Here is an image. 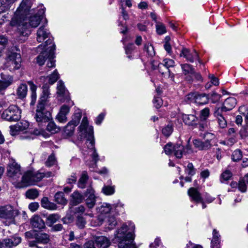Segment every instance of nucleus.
Here are the masks:
<instances>
[{"instance_id":"nucleus-1","label":"nucleus","mask_w":248,"mask_h":248,"mask_svg":"<svg viewBox=\"0 0 248 248\" xmlns=\"http://www.w3.org/2000/svg\"><path fill=\"white\" fill-rule=\"evenodd\" d=\"M45 10L40 8L37 13L30 16L27 19V16L23 18H13L11 22L12 26L16 25L17 28V34L19 40L24 42L28 35L31 33L29 25L32 28L37 27L43 17ZM22 17V16H21Z\"/></svg>"},{"instance_id":"nucleus-2","label":"nucleus","mask_w":248,"mask_h":248,"mask_svg":"<svg viewBox=\"0 0 248 248\" xmlns=\"http://www.w3.org/2000/svg\"><path fill=\"white\" fill-rule=\"evenodd\" d=\"M134 223L129 222L124 224L114 234V242L118 243L119 248H137L134 243L135 238Z\"/></svg>"},{"instance_id":"nucleus-3","label":"nucleus","mask_w":248,"mask_h":248,"mask_svg":"<svg viewBox=\"0 0 248 248\" xmlns=\"http://www.w3.org/2000/svg\"><path fill=\"white\" fill-rule=\"evenodd\" d=\"M79 136L80 139L87 138L89 141L88 148L91 153V155L94 162V165L96 166V163L99 159L98 155L94 147V139L93 137V128L92 126L89 125V123L86 117H84L82 119L81 123L78 127Z\"/></svg>"},{"instance_id":"nucleus-4","label":"nucleus","mask_w":248,"mask_h":248,"mask_svg":"<svg viewBox=\"0 0 248 248\" xmlns=\"http://www.w3.org/2000/svg\"><path fill=\"white\" fill-rule=\"evenodd\" d=\"M44 177V172L40 171H28L22 175L21 180L18 183V186L23 187L34 185L35 183L40 181Z\"/></svg>"},{"instance_id":"nucleus-5","label":"nucleus","mask_w":248,"mask_h":248,"mask_svg":"<svg viewBox=\"0 0 248 248\" xmlns=\"http://www.w3.org/2000/svg\"><path fill=\"white\" fill-rule=\"evenodd\" d=\"M36 36V40L38 42L41 43L45 41L44 44H41L38 46V49L41 47H47L52 45H55L53 43V39L51 36L49 30L46 29L45 26H42L38 29Z\"/></svg>"},{"instance_id":"nucleus-6","label":"nucleus","mask_w":248,"mask_h":248,"mask_svg":"<svg viewBox=\"0 0 248 248\" xmlns=\"http://www.w3.org/2000/svg\"><path fill=\"white\" fill-rule=\"evenodd\" d=\"M185 149L186 150V152L187 153L191 152V150L188 145L185 148L180 144H173L171 142H169L164 147V151L166 155H170L173 153L177 158H181L182 157Z\"/></svg>"},{"instance_id":"nucleus-7","label":"nucleus","mask_w":248,"mask_h":248,"mask_svg":"<svg viewBox=\"0 0 248 248\" xmlns=\"http://www.w3.org/2000/svg\"><path fill=\"white\" fill-rule=\"evenodd\" d=\"M7 176L12 181L17 182L22 175L21 168L16 160L11 158L6 168Z\"/></svg>"},{"instance_id":"nucleus-8","label":"nucleus","mask_w":248,"mask_h":248,"mask_svg":"<svg viewBox=\"0 0 248 248\" xmlns=\"http://www.w3.org/2000/svg\"><path fill=\"white\" fill-rule=\"evenodd\" d=\"M46 106L37 103L34 119L38 123H46L51 119V113L47 110Z\"/></svg>"},{"instance_id":"nucleus-9","label":"nucleus","mask_w":248,"mask_h":248,"mask_svg":"<svg viewBox=\"0 0 248 248\" xmlns=\"http://www.w3.org/2000/svg\"><path fill=\"white\" fill-rule=\"evenodd\" d=\"M5 66L11 71L19 69L21 66V57L19 53L11 52L6 60Z\"/></svg>"},{"instance_id":"nucleus-10","label":"nucleus","mask_w":248,"mask_h":248,"mask_svg":"<svg viewBox=\"0 0 248 248\" xmlns=\"http://www.w3.org/2000/svg\"><path fill=\"white\" fill-rule=\"evenodd\" d=\"M2 118L8 121H18L21 118V110L16 106H10L3 111Z\"/></svg>"},{"instance_id":"nucleus-11","label":"nucleus","mask_w":248,"mask_h":248,"mask_svg":"<svg viewBox=\"0 0 248 248\" xmlns=\"http://www.w3.org/2000/svg\"><path fill=\"white\" fill-rule=\"evenodd\" d=\"M35 0H23L19 7L16 11L15 16L13 18H18L19 17L23 18L25 16L29 15L30 9L31 7L32 3Z\"/></svg>"},{"instance_id":"nucleus-12","label":"nucleus","mask_w":248,"mask_h":248,"mask_svg":"<svg viewBox=\"0 0 248 248\" xmlns=\"http://www.w3.org/2000/svg\"><path fill=\"white\" fill-rule=\"evenodd\" d=\"M81 117L82 113L81 112H77L75 114L73 119L65 127L64 132L66 135L70 136L73 134L75 127L79 124Z\"/></svg>"},{"instance_id":"nucleus-13","label":"nucleus","mask_w":248,"mask_h":248,"mask_svg":"<svg viewBox=\"0 0 248 248\" xmlns=\"http://www.w3.org/2000/svg\"><path fill=\"white\" fill-rule=\"evenodd\" d=\"M29 126V123L26 121L17 123L14 125L10 126V134L12 136L18 135L20 132H26Z\"/></svg>"},{"instance_id":"nucleus-14","label":"nucleus","mask_w":248,"mask_h":248,"mask_svg":"<svg viewBox=\"0 0 248 248\" xmlns=\"http://www.w3.org/2000/svg\"><path fill=\"white\" fill-rule=\"evenodd\" d=\"M19 215V212L9 205L0 206V217H16Z\"/></svg>"},{"instance_id":"nucleus-15","label":"nucleus","mask_w":248,"mask_h":248,"mask_svg":"<svg viewBox=\"0 0 248 248\" xmlns=\"http://www.w3.org/2000/svg\"><path fill=\"white\" fill-rule=\"evenodd\" d=\"M181 57L185 58L186 61L193 62L194 60H198L199 58L197 52L195 50H189L186 48H183L180 54Z\"/></svg>"},{"instance_id":"nucleus-16","label":"nucleus","mask_w":248,"mask_h":248,"mask_svg":"<svg viewBox=\"0 0 248 248\" xmlns=\"http://www.w3.org/2000/svg\"><path fill=\"white\" fill-rule=\"evenodd\" d=\"M86 203L87 207L90 208H93L96 203V197L94 195V191L92 188H89L87 189L86 192Z\"/></svg>"},{"instance_id":"nucleus-17","label":"nucleus","mask_w":248,"mask_h":248,"mask_svg":"<svg viewBox=\"0 0 248 248\" xmlns=\"http://www.w3.org/2000/svg\"><path fill=\"white\" fill-rule=\"evenodd\" d=\"M94 241L98 248H108L110 245L109 239L105 236H97Z\"/></svg>"},{"instance_id":"nucleus-18","label":"nucleus","mask_w":248,"mask_h":248,"mask_svg":"<svg viewBox=\"0 0 248 248\" xmlns=\"http://www.w3.org/2000/svg\"><path fill=\"white\" fill-rule=\"evenodd\" d=\"M188 194L192 201L199 203L200 202H202V198L199 191L195 188H190L188 190Z\"/></svg>"},{"instance_id":"nucleus-19","label":"nucleus","mask_w":248,"mask_h":248,"mask_svg":"<svg viewBox=\"0 0 248 248\" xmlns=\"http://www.w3.org/2000/svg\"><path fill=\"white\" fill-rule=\"evenodd\" d=\"M43 91L40 97L38 103H40L43 105L46 106L48 102V99L50 95L49 87L46 85L43 86Z\"/></svg>"},{"instance_id":"nucleus-20","label":"nucleus","mask_w":248,"mask_h":248,"mask_svg":"<svg viewBox=\"0 0 248 248\" xmlns=\"http://www.w3.org/2000/svg\"><path fill=\"white\" fill-rule=\"evenodd\" d=\"M70 110V107L63 105L60 110V112L57 116V119L61 123H65L67 120L66 115Z\"/></svg>"},{"instance_id":"nucleus-21","label":"nucleus","mask_w":248,"mask_h":248,"mask_svg":"<svg viewBox=\"0 0 248 248\" xmlns=\"http://www.w3.org/2000/svg\"><path fill=\"white\" fill-rule=\"evenodd\" d=\"M47 47L44 48L41 47L40 48L42 49L43 51L40 53L39 56L37 57V62L39 65H43L46 59H47L49 56V50L50 48L48 49Z\"/></svg>"},{"instance_id":"nucleus-22","label":"nucleus","mask_w":248,"mask_h":248,"mask_svg":"<svg viewBox=\"0 0 248 248\" xmlns=\"http://www.w3.org/2000/svg\"><path fill=\"white\" fill-rule=\"evenodd\" d=\"M194 146L200 150H207L212 146L211 142H209L208 139L207 141L203 142L199 140H194L193 141Z\"/></svg>"},{"instance_id":"nucleus-23","label":"nucleus","mask_w":248,"mask_h":248,"mask_svg":"<svg viewBox=\"0 0 248 248\" xmlns=\"http://www.w3.org/2000/svg\"><path fill=\"white\" fill-rule=\"evenodd\" d=\"M237 104L235 98L230 97L227 98L224 102L223 107L225 111L232 110Z\"/></svg>"},{"instance_id":"nucleus-24","label":"nucleus","mask_w":248,"mask_h":248,"mask_svg":"<svg viewBox=\"0 0 248 248\" xmlns=\"http://www.w3.org/2000/svg\"><path fill=\"white\" fill-rule=\"evenodd\" d=\"M83 196L78 191H75L71 195L70 204L72 205H76L81 203L83 200Z\"/></svg>"},{"instance_id":"nucleus-25","label":"nucleus","mask_w":248,"mask_h":248,"mask_svg":"<svg viewBox=\"0 0 248 248\" xmlns=\"http://www.w3.org/2000/svg\"><path fill=\"white\" fill-rule=\"evenodd\" d=\"M17 0H0V14L7 12Z\"/></svg>"},{"instance_id":"nucleus-26","label":"nucleus","mask_w":248,"mask_h":248,"mask_svg":"<svg viewBox=\"0 0 248 248\" xmlns=\"http://www.w3.org/2000/svg\"><path fill=\"white\" fill-rule=\"evenodd\" d=\"M36 243L43 244H46L50 241V237L48 234L46 233H37L35 236Z\"/></svg>"},{"instance_id":"nucleus-27","label":"nucleus","mask_w":248,"mask_h":248,"mask_svg":"<svg viewBox=\"0 0 248 248\" xmlns=\"http://www.w3.org/2000/svg\"><path fill=\"white\" fill-rule=\"evenodd\" d=\"M28 84L30 86V89L31 92V102L30 103V105L31 106H34L35 104L36 98H37V94H36V90L37 86L33 83V82L31 81H29L28 82Z\"/></svg>"},{"instance_id":"nucleus-28","label":"nucleus","mask_w":248,"mask_h":248,"mask_svg":"<svg viewBox=\"0 0 248 248\" xmlns=\"http://www.w3.org/2000/svg\"><path fill=\"white\" fill-rule=\"evenodd\" d=\"M57 93L60 96H65L66 99H68V93L66 90L64 83L62 80H59L57 83Z\"/></svg>"},{"instance_id":"nucleus-29","label":"nucleus","mask_w":248,"mask_h":248,"mask_svg":"<svg viewBox=\"0 0 248 248\" xmlns=\"http://www.w3.org/2000/svg\"><path fill=\"white\" fill-rule=\"evenodd\" d=\"M31 223L35 231H37L38 230L42 229L45 226V222L42 218H32Z\"/></svg>"},{"instance_id":"nucleus-30","label":"nucleus","mask_w":248,"mask_h":248,"mask_svg":"<svg viewBox=\"0 0 248 248\" xmlns=\"http://www.w3.org/2000/svg\"><path fill=\"white\" fill-rule=\"evenodd\" d=\"M56 222V218H47L46 224L47 225L51 227V230L53 231H60L62 229V226L61 224L58 223L54 224Z\"/></svg>"},{"instance_id":"nucleus-31","label":"nucleus","mask_w":248,"mask_h":248,"mask_svg":"<svg viewBox=\"0 0 248 248\" xmlns=\"http://www.w3.org/2000/svg\"><path fill=\"white\" fill-rule=\"evenodd\" d=\"M85 211V207L82 205H80L77 207H70L69 212L70 216L79 217L80 216L83 214Z\"/></svg>"},{"instance_id":"nucleus-32","label":"nucleus","mask_w":248,"mask_h":248,"mask_svg":"<svg viewBox=\"0 0 248 248\" xmlns=\"http://www.w3.org/2000/svg\"><path fill=\"white\" fill-rule=\"evenodd\" d=\"M174 65L175 62L173 60L166 58L163 60V63H159L158 64V68L159 69V72L162 74H163L164 72H161V68L162 67V66H165L167 68L168 71L170 72L169 68L170 67H173L174 66Z\"/></svg>"},{"instance_id":"nucleus-33","label":"nucleus","mask_w":248,"mask_h":248,"mask_svg":"<svg viewBox=\"0 0 248 248\" xmlns=\"http://www.w3.org/2000/svg\"><path fill=\"white\" fill-rule=\"evenodd\" d=\"M28 92L27 85L25 83L21 84L16 89V95L20 99L25 98Z\"/></svg>"},{"instance_id":"nucleus-34","label":"nucleus","mask_w":248,"mask_h":248,"mask_svg":"<svg viewBox=\"0 0 248 248\" xmlns=\"http://www.w3.org/2000/svg\"><path fill=\"white\" fill-rule=\"evenodd\" d=\"M13 77L11 76H8L4 80H0V92L4 91L11 85L13 83Z\"/></svg>"},{"instance_id":"nucleus-35","label":"nucleus","mask_w":248,"mask_h":248,"mask_svg":"<svg viewBox=\"0 0 248 248\" xmlns=\"http://www.w3.org/2000/svg\"><path fill=\"white\" fill-rule=\"evenodd\" d=\"M50 48L49 56L48 58V60L47 63V67L48 68H52L55 66V61L53 60V55L54 50H55V45L49 46L47 49Z\"/></svg>"},{"instance_id":"nucleus-36","label":"nucleus","mask_w":248,"mask_h":248,"mask_svg":"<svg viewBox=\"0 0 248 248\" xmlns=\"http://www.w3.org/2000/svg\"><path fill=\"white\" fill-rule=\"evenodd\" d=\"M41 204L43 207L47 209L55 210L57 209V205L54 203L49 202L47 197L42 198Z\"/></svg>"},{"instance_id":"nucleus-37","label":"nucleus","mask_w":248,"mask_h":248,"mask_svg":"<svg viewBox=\"0 0 248 248\" xmlns=\"http://www.w3.org/2000/svg\"><path fill=\"white\" fill-rule=\"evenodd\" d=\"M183 122L187 125H192L196 124L197 117L194 115L184 114L182 116Z\"/></svg>"},{"instance_id":"nucleus-38","label":"nucleus","mask_w":248,"mask_h":248,"mask_svg":"<svg viewBox=\"0 0 248 248\" xmlns=\"http://www.w3.org/2000/svg\"><path fill=\"white\" fill-rule=\"evenodd\" d=\"M55 201L58 203L65 205L67 203V201L64 197V194L62 192H57L54 196Z\"/></svg>"},{"instance_id":"nucleus-39","label":"nucleus","mask_w":248,"mask_h":248,"mask_svg":"<svg viewBox=\"0 0 248 248\" xmlns=\"http://www.w3.org/2000/svg\"><path fill=\"white\" fill-rule=\"evenodd\" d=\"M208 95L206 94L198 93L197 97L196 98V103L199 105H204L209 102Z\"/></svg>"},{"instance_id":"nucleus-40","label":"nucleus","mask_w":248,"mask_h":248,"mask_svg":"<svg viewBox=\"0 0 248 248\" xmlns=\"http://www.w3.org/2000/svg\"><path fill=\"white\" fill-rule=\"evenodd\" d=\"M88 180V176L87 172L86 171H83L78 182V186L80 188H85Z\"/></svg>"},{"instance_id":"nucleus-41","label":"nucleus","mask_w":248,"mask_h":248,"mask_svg":"<svg viewBox=\"0 0 248 248\" xmlns=\"http://www.w3.org/2000/svg\"><path fill=\"white\" fill-rule=\"evenodd\" d=\"M111 209V206L109 204L104 203L100 207L97 208V211L98 213L103 215L109 213Z\"/></svg>"},{"instance_id":"nucleus-42","label":"nucleus","mask_w":248,"mask_h":248,"mask_svg":"<svg viewBox=\"0 0 248 248\" xmlns=\"http://www.w3.org/2000/svg\"><path fill=\"white\" fill-rule=\"evenodd\" d=\"M181 67L183 73L186 75L189 74H192L194 72L192 66L187 63L181 64Z\"/></svg>"},{"instance_id":"nucleus-43","label":"nucleus","mask_w":248,"mask_h":248,"mask_svg":"<svg viewBox=\"0 0 248 248\" xmlns=\"http://www.w3.org/2000/svg\"><path fill=\"white\" fill-rule=\"evenodd\" d=\"M102 192L106 195H111L115 192V186H104L102 189Z\"/></svg>"},{"instance_id":"nucleus-44","label":"nucleus","mask_w":248,"mask_h":248,"mask_svg":"<svg viewBox=\"0 0 248 248\" xmlns=\"http://www.w3.org/2000/svg\"><path fill=\"white\" fill-rule=\"evenodd\" d=\"M38 192L36 189H30L26 193V197L30 199H35L38 196Z\"/></svg>"},{"instance_id":"nucleus-45","label":"nucleus","mask_w":248,"mask_h":248,"mask_svg":"<svg viewBox=\"0 0 248 248\" xmlns=\"http://www.w3.org/2000/svg\"><path fill=\"white\" fill-rule=\"evenodd\" d=\"M232 176V173L230 170H226L224 171L220 176V181L221 183L229 180Z\"/></svg>"},{"instance_id":"nucleus-46","label":"nucleus","mask_w":248,"mask_h":248,"mask_svg":"<svg viewBox=\"0 0 248 248\" xmlns=\"http://www.w3.org/2000/svg\"><path fill=\"white\" fill-rule=\"evenodd\" d=\"M210 109L205 108L201 111L200 119L201 121H205L209 116Z\"/></svg>"},{"instance_id":"nucleus-47","label":"nucleus","mask_w":248,"mask_h":248,"mask_svg":"<svg viewBox=\"0 0 248 248\" xmlns=\"http://www.w3.org/2000/svg\"><path fill=\"white\" fill-rule=\"evenodd\" d=\"M59 78V74L57 70H54L52 74L48 77V82L50 84H53Z\"/></svg>"},{"instance_id":"nucleus-48","label":"nucleus","mask_w":248,"mask_h":248,"mask_svg":"<svg viewBox=\"0 0 248 248\" xmlns=\"http://www.w3.org/2000/svg\"><path fill=\"white\" fill-rule=\"evenodd\" d=\"M198 93H191L188 94L185 98V100L187 103H196V98L197 97Z\"/></svg>"},{"instance_id":"nucleus-49","label":"nucleus","mask_w":248,"mask_h":248,"mask_svg":"<svg viewBox=\"0 0 248 248\" xmlns=\"http://www.w3.org/2000/svg\"><path fill=\"white\" fill-rule=\"evenodd\" d=\"M46 129L51 133H57L60 130V128L56 126L54 122H49L47 125Z\"/></svg>"},{"instance_id":"nucleus-50","label":"nucleus","mask_w":248,"mask_h":248,"mask_svg":"<svg viewBox=\"0 0 248 248\" xmlns=\"http://www.w3.org/2000/svg\"><path fill=\"white\" fill-rule=\"evenodd\" d=\"M6 239L10 241L9 244L10 245V246H11L12 248L13 247L16 246L18 245L21 241V238L18 236H14L11 238Z\"/></svg>"},{"instance_id":"nucleus-51","label":"nucleus","mask_w":248,"mask_h":248,"mask_svg":"<svg viewBox=\"0 0 248 248\" xmlns=\"http://www.w3.org/2000/svg\"><path fill=\"white\" fill-rule=\"evenodd\" d=\"M242 158V153L240 150H235L232 155V159L233 161H238Z\"/></svg>"},{"instance_id":"nucleus-52","label":"nucleus","mask_w":248,"mask_h":248,"mask_svg":"<svg viewBox=\"0 0 248 248\" xmlns=\"http://www.w3.org/2000/svg\"><path fill=\"white\" fill-rule=\"evenodd\" d=\"M144 50L147 52V54L149 56L152 57L155 54V52L153 46L149 43L145 44Z\"/></svg>"},{"instance_id":"nucleus-53","label":"nucleus","mask_w":248,"mask_h":248,"mask_svg":"<svg viewBox=\"0 0 248 248\" xmlns=\"http://www.w3.org/2000/svg\"><path fill=\"white\" fill-rule=\"evenodd\" d=\"M173 127L171 124H168L163 128L162 130V134L166 137H169L172 133Z\"/></svg>"},{"instance_id":"nucleus-54","label":"nucleus","mask_w":248,"mask_h":248,"mask_svg":"<svg viewBox=\"0 0 248 248\" xmlns=\"http://www.w3.org/2000/svg\"><path fill=\"white\" fill-rule=\"evenodd\" d=\"M156 32L158 34H163L166 32V27L161 23L158 22L156 24Z\"/></svg>"},{"instance_id":"nucleus-55","label":"nucleus","mask_w":248,"mask_h":248,"mask_svg":"<svg viewBox=\"0 0 248 248\" xmlns=\"http://www.w3.org/2000/svg\"><path fill=\"white\" fill-rule=\"evenodd\" d=\"M185 171L190 176H193L196 173V170L191 163H189L187 164L185 169Z\"/></svg>"},{"instance_id":"nucleus-56","label":"nucleus","mask_w":248,"mask_h":248,"mask_svg":"<svg viewBox=\"0 0 248 248\" xmlns=\"http://www.w3.org/2000/svg\"><path fill=\"white\" fill-rule=\"evenodd\" d=\"M218 127L220 128L224 129L227 126V122L223 116L217 118Z\"/></svg>"},{"instance_id":"nucleus-57","label":"nucleus","mask_w":248,"mask_h":248,"mask_svg":"<svg viewBox=\"0 0 248 248\" xmlns=\"http://www.w3.org/2000/svg\"><path fill=\"white\" fill-rule=\"evenodd\" d=\"M56 162V158L54 155H51L46 162V165L47 167H51L54 165Z\"/></svg>"},{"instance_id":"nucleus-58","label":"nucleus","mask_w":248,"mask_h":248,"mask_svg":"<svg viewBox=\"0 0 248 248\" xmlns=\"http://www.w3.org/2000/svg\"><path fill=\"white\" fill-rule=\"evenodd\" d=\"M153 103L155 107L158 108L161 107L162 105V100L159 96H155L153 100Z\"/></svg>"},{"instance_id":"nucleus-59","label":"nucleus","mask_w":248,"mask_h":248,"mask_svg":"<svg viewBox=\"0 0 248 248\" xmlns=\"http://www.w3.org/2000/svg\"><path fill=\"white\" fill-rule=\"evenodd\" d=\"M134 47V46L133 44L128 45L125 47V53L129 59L132 57L130 55L132 54Z\"/></svg>"},{"instance_id":"nucleus-60","label":"nucleus","mask_w":248,"mask_h":248,"mask_svg":"<svg viewBox=\"0 0 248 248\" xmlns=\"http://www.w3.org/2000/svg\"><path fill=\"white\" fill-rule=\"evenodd\" d=\"M247 184L242 180H240L238 185L239 190L242 192H246L247 190Z\"/></svg>"},{"instance_id":"nucleus-61","label":"nucleus","mask_w":248,"mask_h":248,"mask_svg":"<svg viewBox=\"0 0 248 248\" xmlns=\"http://www.w3.org/2000/svg\"><path fill=\"white\" fill-rule=\"evenodd\" d=\"M223 111H225L223 107H222L221 108H216L214 112L215 117H216V118H219L220 117H222L223 115L222 114V112Z\"/></svg>"},{"instance_id":"nucleus-62","label":"nucleus","mask_w":248,"mask_h":248,"mask_svg":"<svg viewBox=\"0 0 248 248\" xmlns=\"http://www.w3.org/2000/svg\"><path fill=\"white\" fill-rule=\"evenodd\" d=\"M108 228L112 229L117 224V221L116 218H108Z\"/></svg>"},{"instance_id":"nucleus-63","label":"nucleus","mask_w":248,"mask_h":248,"mask_svg":"<svg viewBox=\"0 0 248 248\" xmlns=\"http://www.w3.org/2000/svg\"><path fill=\"white\" fill-rule=\"evenodd\" d=\"M220 240L212 239L211 242V248H220Z\"/></svg>"},{"instance_id":"nucleus-64","label":"nucleus","mask_w":248,"mask_h":248,"mask_svg":"<svg viewBox=\"0 0 248 248\" xmlns=\"http://www.w3.org/2000/svg\"><path fill=\"white\" fill-rule=\"evenodd\" d=\"M86 224L84 218H77L76 224L79 228H84Z\"/></svg>"}]
</instances>
